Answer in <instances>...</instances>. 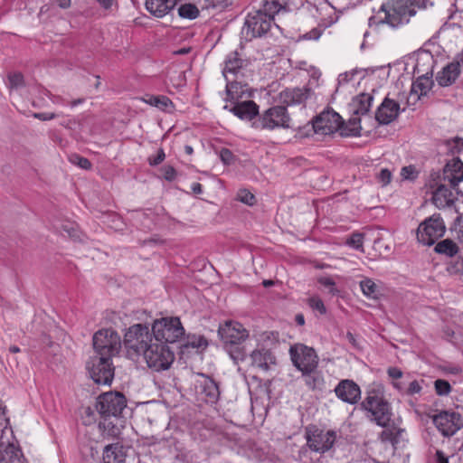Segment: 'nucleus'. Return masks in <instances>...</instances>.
I'll use <instances>...</instances> for the list:
<instances>
[{
  "mask_svg": "<svg viewBox=\"0 0 463 463\" xmlns=\"http://www.w3.org/2000/svg\"><path fill=\"white\" fill-rule=\"evenodd\" d=\"M387 373L393 380H398L402 378L403 374L402 370L397 367H390L387 371Z\"/></svg>",
  "mask_w": 463,
  "mask_h": 463,
  "instance_id": "58",
  "label": "nucleus"
},
{
  "mask_svg": "<svg viewBox=\"0 0 463 463\" xmlns=\"http://www.w3.org/2000/svg\"><path fill=\"white\" fill-rule=\"evenodd\" d=\"M361 116L352 113L346 124L343 121L340 135L342 137H357L361 135Z\"/></svg>",
  "mask_w": 463,
  "mask_h": 463,
  "instance_id": "31",
  "label": "nucleus"
},
{
  "mask_svg": "<svg viewBox=\"0 0 463 463\" xmlns=\"http://www.w3.org/2000/svg\"><path fill=\"white\" fill-rule=\"evenodd\" d=\"M438 463H449L447 458L444 457L443 453L439 450L437 451Z\"/></svg>",
  "mask_w": 463,
  "mask_h": 463,
  "instance_id": "64",
  "label": "nucleus"
},
{
  "mask_svg": "<svg viewBox=\"0 0 463 463\" xmlns=\"http://www.w3.org/2000/svg\"><path fill=\"white\" fill-rule=\"evenodd\" d=\"M313 95V90L308 86L302 88H292L282 90L279 95V101L286 106L300 105L306 102Z\"/></svg>",
  "mask_w": 463,
  "mask_h": 463,
  "instance_id": "22",
  "label": "nucleus"
},
{
  "mask_svg": "<svg viewBox=\"0 0 463 463\" xmlns=\"http://www.w3.org/2000/svg\"><path fill=\"white\" fill-rule=\"evenodd\" d=\"M33 117L40 120H51L56 118V114L54 113H34Z\"/></svg>",
  "mask_w": 463,
  "mask_h": 463,
  "instance_id": "61",
  "label": "nucleus"
},
{
  "mask_svg": "<svg viewBox=\"0 0 463 463\" xmlns=\"http://www.w3.org/2000/svg\"><path fill=\"white\" fill-rule=\"evenodd\" d=\"M220 158L225 165H231L234 160V156L228 148H222L220 151Z\"/></svg>",
  "mask_w": 463,
  "mask_h": 463,
  "instance_id": "52",
  "label": "nucleus"
},
{
  "mask_svg": "<svg viewBox=\"0 0 463 463\" xmlns=\"http://www.w3.org/2000/svg\"><path fill=\"white\" fill-rule=\"evenodd\" d=\"M400 114V104L385 98L375 112V120L380 125H387L397 118Z\"/></svg>",
  "mask_w": 463,
  "mask_h": 463,
  "instance_id": "23",
  "label": "nucleus"
},
{
  "mask_svg": "<svg viewBox=\"0 0 463 463\" xmlns=\"http://www.w3.org/2000/svg\"><path fill=\"white\" fill-rule=\"evenodd\" d=\"M434 387L436 393L440 396L448 395L451 392V386L449 383L446 380H436L434 383Z\"/></svg>",
  "mask_w": 463,
  "mask_h": 463,
  "instance_id": "44",
  "label": "nucleus"
},
{
  "mask_svg": "<svg viewBox=\"0 0 463 463\" xmlns=\"http://www.w3.org/2000/svg\"><path fill=\"white\" fill-rule=\"evenodd\" d=\"M429 0H387L383 3L376 15L369 19V25L388 24L398 28L409 23L417 9H425Z\"/></svg>",
  "mask_w": 463,
  "mask_h": 463,
  "instance_id": "2",
  "label": "nucleus"
},
{
  "mask_svg": "<svg viewBox=\"0 0 463 463\" xmlns=\"http://www.w3.org/2000/svg\"><path fill=\"white\" fill-rule=\"evenodd\" d=\"M71 162L77 165L78 166H80V168L82 169H90L91 167V163L90 161L86 158V157H83V156H80L79 155H72L71 156Z\"/></svg>",
  "mask_w": 463,
  "mask_h": 463,
  "instance_id": "49",
  "label": "nucleus"
},
{
  "mask_svg": "<svg viewBox=\"0 0 463 463\" xmlns=\"http://www.w3.org/2000/svg\"><path fill=\"white\" fill-rule=\"evenodd\" d=\"M463 180V163L458 157L448 162L443 170L431 172L427 185L432 190V202L439 209L454 203L452 189Z\"/></svg>",
  "mask_w": 463,
  "mask_h": 463,
  "instance_id": "1",
  "label": "nucleus"
},
{
  "mask_svg": "<svg viewBox=\"0 0 463 463\" xmlns=\"http://www.w3.org/2000/svg\"><path fill=\"white\" fill-rule=\"evenodd\" d=\"M104 463H123L124 455L118 444H109L103 451Z\"/></svg>",
  "mask_w": 463,
  "mask_h": 463,
  "instance_id": "33",
  "label": "nucleus"
},
{
  "mask_svg": "<svg viewBox=\"0 0 463 463\" xmlns=\"http://www.w3.org/2000/svg\"><path fill=\"white\" fill-rule=\"evenodd\" d=\"M178 14L183 18L194 19L198 16L199 10L194 5L184 4L178 8Z\"/></svg>",
  "mask_w": 463,
  "mask_h": 463,
  "instance_id": "40",
  "label": "nucleus"
},
{
  "mask_svg": "<svg viewBox=\"0 0 463 463\" xmlns=\"http://www.w3.org/2000/svg\"><path fill=\"white\" fill-rule=\"evenodd\" d=\"M154 338L162 343H175L184 335V328L177 317L156 319L151 327Z\"/></svg>",
  "mask_w": 463,
  "mask_h": 463,
  "instance_id": "8",
  "label": "nucleus"
},
{
  "mask_svg": "<svg viewBox=\"0 0 463 463\" xmlns=\"http://www.w3.org/2000/svg\"><path fill=\"white\" fill-rule=\"evenodd\" d=\"M448 152L451 156H456L463 153V139L460 137H455L446 142Z\"/></svg>",
  "mask_w": 463,
  "mask_h": 463,
  "instance_id": "42",
  "label": "nucleus"
},
{
  "mask_svg": "<svg viewBox=\"0 0 463 463\" xmlns=\"http://www.w3.org/2000/svg\"><path fill=\"white\" fill-rule=\"evenodd\" d=\"M95 354L93 356L108 358L118 355L121 350L122 342L118 333L111 328L100 329L92 338Z\"/></svg>",
  "mask_w": 463,
  "mask_h": 463,
  "instance_id": "5",
  "label": "nucleus"
},
{
  "mask_svg": "<svg viewBox=\"0 0 463 463\" xmlns=\"http://www.w3.org/2000/svg\"><path fill=\"white\" fill-rule=\"evenodd\" d=\"M226 101L235 102L242 101L244 98H251L252 91L248 83L243 79L226 80Z\"/></svg>",
  "mask_w": 463,
  "mask_h": 463,
  "instance_id": "21",
  "label": "nucleus"
},
{
  "mask_svg": "<svg viewBox=\"0 0 463 463\" xmlns=\"http://www.w3.org/2000/svg\"><path fill=\"white\" fill-rule=\"evenodd\" d=\"M61 231L67 233L70 237L75 238L77 230L74 228L73 224L71 223H66L62 225Z\"/></svg>",
  "mask_w": 463,
  "mask_h": 463,
  "instance_id": "59",
  "label": "nucleus"
},
{
  "mask_svg": "<svg viewBox=\"0 0 463 463\" xmlns=\"http://www.w3.org/2000/svg\"><path fill=\"white\" fill-rule=\"evenodd\" d=\"M393 386L407 395H414L420 393L422 389L420 383L417 380L411 382L408 388L406 389H404L401 383H393Z\"/></svg>",
  "mask_w": 463,
  "mask_h": 463,
  "instance_id": "39",
  "label": "nucleus"
},
{
  "mask_svg": "<svg viewBox=\"0 0 463 463\" xmlns=\"http://www.w3.org/2000/svg\"><path fill=\"white\" fill-rule=\"evenodd\" d=\"M432 75V71H426V73L420 75L412 83L411 94L414 93L418 95V98L423 95H427L434 84Z\"/></svg>",
  "mask_w": 463,
  "mask_h": 463,
  "instance_id": "29",
  "label": "nucleus"
},
{
  "mask_svg": "<svg viewBox=\"0 0 463 463\" xmlns=\"http://www.w3.org/2000/svg\"><path fill=\"white\" fill-rule=\"evenodd\" d=\"M345 338L347 339V341H348L352 345H354V347H356V346H357L356 339H355L354 335L351 332H347V333H346Z\"/></svg>",
  "mask_w": 463,
  "mask_h": 463,
  "instance_id": "63",
  "label": "nucleus"
},
{
  "mask_svg": "<svg viewBox=\"0 0 463 463\" xmlns=\"http://www.w3.org/2000/svg\"><path fill=\"white\" fill-rule=\"evenodd\" d=\"M185 346L204 350L208 346V341L203 335H192L188 337Z\"/></svg>",
  "mask_w": 463,
  "mask_h": 463,
  "instance_id": "41",
  "label": "nucleus"
},
{
  "mask_svg": "<svg viewBox=\"0 0 463 463\" xmlns=\"http://www.w3.org/2000/svg\"><path fill=\"white\" fill-rule=\"evenodd\" d=\"M324 32V28L317 26L299 36V40H318Z\"/></svg>",
  "mask_w": 463,
  "mask_h": 463,
  "instance_id": "48",
  "label": "nucleus"
},
{
  "mask_svg": "<svg viewBox=\"0 0 463 463\" xmlns=\"http://www.w3.org/2000/svg\"><path fill=\"white\" fill-rule=\"evenodd\" d=\"M91 379L98 384H110L114 378V366L108 358L91 356L86 364Z\"/></svg>",
  "mask_w": 463,
  "mask_h": 463,
  "instance_id": "14",
  "label": "nucleus"
},
{
  "mask_svg": "<svg viewBox=\"0 0 463 463\" xmlns=\"http://www.w3.org/2000/svg\"><path fill=\"white\" fill-rule=\"evenodd\" d=\"M334 392L339 400L351 405L356 404L361 399V389L353 380H341Z\"/></svg>",
  "mask_w": 463,
  "mask_h": 463,
  "instance_id": "19",
  "label": "nucleus"
},
{
  "mask_svg": "<svg viewBox=\"0 0 463 463\" xmlns=\"http://www.w3.org/2000/svg\"><path fill=\"white\" fill-rule=\"evenodd\" d=\"M343 119L341 116L333 109H327L317 115L313 120V128L317 134L330 135L336 131L340 132Z\"/></svg>",
  "mask_w": 463,
  "mask_h": 463,
  "instance_id": "15",
  "label": "nucleus"
},
{
  "mask_svg": "<svg viewBox=\"0 0 463 463\" xmlns=\"http://www.w3.org/2000/svg\"><path fill=\"white\" fill-rule=\"evenodd\" d=\"M165 157V151L163 148L158 149L156 156H150L148 162L150 165H157L161 164Z\"/></svg>",
  "mask_w": 463,
  "mask_h": 463,
  "instance_id": "54",
  "label": "nucleus"
},
{
  "mask_svg": "<svg viewBox=\"0 0 463 463\" xmlns=\"http://www.w3.org/2000/svg\"><path fill=\"white\" fill-rule=\"evenodd\" d=\"M364 243V236L362 233H353L347 240V244L351 247L359 250L362 249Z\"/></svg>",
  "mask_w": 463,
  "mask_h": 463,
  "instance_id": "50",
  "label": "nucleus"
},
{
  "mask_svg": "<svg viewBox=\"0 0 463 463\" xmlns=\"http://www.w3.org/2000/svg\"><path fill=\"white\" fill-rule=\"evenodd\" d=\"M155 340L153 332L146 324H134L124 335V345L129 356H139Z\"/></svg>",
  "mask_w": 463,
  "mask_h": 463,
  "instance_id": "3",
  "label": "nucleus"
},
{
  "mask_svg": "<svg viewBox=\"0 0 463 463\" xmlns=\"http://www.w3.org/2000/svg\"><path fill=\"white\" fill-rule=\"evenodd\" d=\"M377 178L383 185H386L391 182L392 174L388 169L384 168L380 171Z\"/></svg>",
  "mask_w": 463,
  "mask_h": 463,
  "instance_id": "55",
  "label": "nucleus"
},
{
  "mask_svg": "<svg viewBox=\"0 0 463 463\" xmlns=\"http://www.w3.org/2000/svg\"><path fill=\"white\" fill-rule=\"evenodd\" d=\"M218 334L225 346L233 344H241L249 336V333L244 326L241 323L233 321H227L223 325H221L218 329Z\"/></svg>",
  "mask_w": 463,
  "mask_h": 463,
  "instance_id": "16",
  "label": "nucleus"
},
{
  "mask_svg": "<svg viewBox=\"0 0 463 463\" xmlns=\"http://www.w3.org/2000/svg\"><path fill=\"white\" fill-rule=\"evenodd\" d=\"M393 436L396 438L395 445L399 444L403 440V435L405 433V430L402 428L392 427Z\"/></svg>",
  "mask_w": 463,
  "mask_h": 463,
  "instance_id": "60",
  "label": "nucleus"
},
{
  "mask_svg": "<svg viewBox=\"0 0 463 463\" xmlns=\"http://www.w3.org/2000/svg\"><path fill=\"white\" fill-rule=\"evenodd\" d=\"M177 0H146V10L156 17H163L176 5Z\"/></svg>",
  "mask_w": 463,
  "mask_h": 463,
  "instance_id": "27",
  "label": "nucleus"
},
{
  "mask_svg": "<svg viewBox=\"0 0 463 463\" xmlns=\"http://www.w3.org/2000/svg\"><path fill=\"white\" fill-rule=\"evenodd\" d=\"M309 306L316 310H318L321 314L326 313V307L323 301L318 298H311L309 299Z\"/></svg>",
  "mask_w": 463,
  "mask_h": 463,
  "instance_id": "53",
  "label": "nucleus"
},
{
  "mask_svg": "<svg viewBox=\"0 0 463 463\" xmlns=\"http://www.w3.org/2000/svg\"><path fill=\"white\" fill-rule=\"evenodd\" d=\"M373 97L369 93H361L353 98L349 104L350 111L354 115L366 116L372 107Z\"/></svg>",
  "mask_w": 463,
  "mask_h": 463,
  "instance_id": "25",
  "label": "nucleus"
},
{
  "mask_svg": "<svg viewBox=\"0 0 463 463\" xmlns=\"http://www.w3.org/2000/svg\"><path fill=\"white\" fill-rule=\"evenodd\" d=\"M289 0H263L262 9L260 11L265 12L270 16L272 22H274V15L281 11L288 10Z\"/></svg>",
  "mask_w": 463,
  "mask_h": 463,
  "instance_id": "32",
  "label": "nucleus"
},
{
  "mask_svg": "<svg viewBox=\"0 0 463 463\" xmlns=\"http://www.w3.org/2000/svg\"><path fill=\"white\" fill-rule=\"evenodd\" d=\"M99 428L102 432L103 437L117 438L120 434V430L117 423L111 418H102L99 423Z\"/></svg>",
  "mask_w": 463,
  "mask_h": 463,
  "instance_id": "35",
  "label": "nucleus"
},
{
  "mask_svg": "<svg viewBox=\"0 0 463 463\" xmlns=\"http://www.w3.org/2000/svg\"><path fill=\"white\" fill-rule=\"evenodd\" d=\"M458 237L463 241V216L458 218Z\"/></svg>",
  "mask_w": 463,
  "mask_h": 463,
  "instance_id": "62",
  "label": "nucleus"
},
{
  "mask_svg": "<svg viewBox=\"0 0 463 463\" xmlns=\"http://www.w3.org/2000/svg\"><path fill=\"white\" fill-rule=\"evenodd\" d=\"M0 463H27L23 452L14 444L0 449Z\"/></svg>",
  "mask_w": 463,
  "mask_h": 463,
  "instance_id": "28",
  "label": "nucleus"
},
{
  "mask_svg": "<svg viewBox=\"0 0 463 463\" xmlns=\"http://www.w3.org/2000/svg\"><path fill=\"white\" fill-rule=\"evenodd\" d=\"M402 175L406 179H413L417 176V172L411 165L404 166L402 169Z\"/></svg>",
  "mask_w": 463,
  "mask_h": 463,
  "instance_id": "56",
  "label": "nucleus"
},
{
  "mask_svg": "<svg viewBox=\"0 0 463 463\" xmlns=\"http://www.w3.org/2000/svg\"><path fill=\"white\" fill-rule=\"evenodd\" d=\"M248 64V61L243 59L239 52L234 51L230 52L226 56L222 69V74L225 80L244 79Z\"/></svg>",
  "mask_w": 463,
  "mask_h": 463,
  "instance_id": "17",
  "label": "nucleus"
},
{
  "mask_svg": "<svg viewBox=\"0 0 463 463\" xmlns=\"http://www.w3.org/2000/svg\"><path fill=\"white\" fill-rule=\"evenodd\" d=\"M225 349L236 364H238L240 362L245 361L247 357V350L245 346H241V344L226 345Z\"/></svg>",
  "mask_w": 463,
  "mask_h": 463,
  "instance_id": "37",
  "label": "nucleus"
},
{
  "mask_svg": "<svg viewBox=\"0 0 463 463\" xmlns=\"http://www.w3.org/2000/svg\"><path fill=\"white\" fill-rule=\"evenodd\" d=\"M289 355L293 365L301 373L310 372L318 367L319 358L314 348L304 344H295L289 348Z\"/></svg>",
  "mask_w": 463,
  "mask_h": 463,
  "instance_id": "12",
  "label": "nucleus"
},
{
  "mask_svg": "<svg viewBox=\"0 0 463 463\" xmlns=\"http://www.w3.org/2000/svg\"><path fill=\"white\" fill-rule=\"evenodd\" d=\"M8 85L11 89H19L24 86V76L20 72H12L8 74Z\"/></svg>",
  "mask_w": 463,
  "mask_h": 463,
  "instance_id": "43",
  "label": "nucleus"
},
{
  "mask_svg": "<svg viewBox=\"0 0 463 463\" xmlns=\"http://www.w3.org/2000/svg\"><path fill=\"white\" fill-rule=\"evenodd\" d=\"M272 19L260 10L250 12L245 18L241 35L246 41L265 36L272 26Z\"/></svg>",
  "mask_w": 463,
  "mask_h": 463,
  "instance_id": "9",
  "label": "nucleus"
},
{
  "mask_svg": "<svg viewBox=\"0 0 463 463\" xmlns=\"http://www.w3.org/2000/svg\"><path fill=\"white\" fill-rule=\"evenodd\" d=\"M232 4V0H203V9L208 8H224Z\"/></svg>",
  "mask_w": 463,
  "mask_h": 463,
  "instance_id": "45",
  "label": "nucleus"
},
{
  "mask_svg": "<svg viewBox=\"0 0 463 463\" xmlns=\"http://www.w3.org/2000/svg\"><path fill=\"white\" fill-rule=\"evenodd\" d=\"M127 407L126 397L117 392H109L97 398L96 410L101 418H118Z\"/></svg>",
  "mask_w": 463,
  "mask_h": 463,
  "instance_id": "10",
  "label": "nucleus"
},
{
  "mask_svg": "<svg viewBox=\"0 0 463 463\" xmlns=\"http://www.w3.org/2000/svg\"><path fill=\"white\" fill-rule=\"evenodd\" d=\"M237 197L240 202H241L245 204H248V205H253L256 202V198H255L254 194H252L250 192H249L246 189L240 190Z\"/></svg>",
  "mask_w": 463,
  "mask_h": 463,
  "instance_id": "47",
  "label": "nucleus"
},
{
  "mask_svg": "<svg viewBox=\"0 0 463 463\" xmlns=\"http://www.w3.org/2000/svg\"><path fill=\"white\" fill-rule=\"evenodd\" d=\"M250 365L262 371H268L270 364L276 363V358L270 350L266 348L255 349L250 354Z\"/></svg>",
  "mask_w": 463,
  "mask_h": 463,
  "instance_id": "24",
  "label": "nucleus"
},
{
  "mask_svg": "<svg viewBox=\"0 0 463 463\" xmlns=\"http://www.w3.org/2000/svg\"><path fill=\"white\" fill-rule=\"evenodd\" d=\"M224 105L223 109L232 112L241 120L251 121L259 117V106L253 100L231 102Z\"/></svg>",
  "mask_w": 463,
  "mask_h": 463,
  "instance_id": "20",
  "label": "nucleus"
},
{
  "mask_svg": "<svg viewBox=\"0 0 463 463\" xmlns=\"http://www.w3.org/2000/svg\"><path fill=\"white\" fill-rule=\"evenodd\" d=\"M163 173V176L167 181H174L176 177V171L175 169L171 165H165L161 169Z\"/></svg>",
  "mask_w": 463,
  "mask_h": 463,
  "instance_id": "51",
  "label": "nucleus"
},
{
  "mask_svg": "<svg viewBox=\"0 0 463 463\" xmlns=\"http://www.w3.org/2000/svg\"><path fill=\"white\" fill-rule=\"evenodd\" d=\"M360 288L367 298H377L380 293L379 287L371 279H364L360 281Z\"/></svg>",
  "mask_w": 463,
  "mask_h": 463,
  "instance_id": "38",
  "label": "nucleus"
},
{
  "mask_svg": "<svg viewBox=\"0 0 463 463\" xmlns=\"http://www.w3.org/2000/svg\"><path fill=\"white\" fill-rule=\"evenodd\" d=\"M305 384L309 390H322L325 385L323 373L317 369H310V372L301 373Z\"/></svg>",
  "mask_w": 463,
  "mask_h": 463,
  "instance_id": "30",
  "label": "nucleus"
},
{
  "mask_svg": "<svg viewBox=\"0 0 463 463\" xmlns=\"http://www.w3.org/2000/svg\"><path fill=\"white\" fill-rule=\"evenodd\" d=\"M146 103L151 106L156 107L164 111H172L174 109V104L172 100L164 95L155 96L149 95L147 99H145Z\"/></svg>",
  "mask_w": 463,
  "mask_h": 463,
  "instance_id": "36",
  "label": "nucleus"
},
{
  "mask_svg": "<svg viewBox=\"0 0 463 463\" xmlns=\"http://www.w3.org/2000/svg\"><path fill=\"white\" fill-rule=\"evenodd\" d=\"M362 407L371 413V419L381 427H387L392 417L390 404L384 400L380 389H372L367 392Z\"/></svg>",
  "mask_w": 463,
  "mask_h": 463,
  "instance_id": "4",
  "label": "nucleus"
},
{
  "mask_svg": "<svg viewBox=\"0 0 463 463\" xmlns=\"http://www.w3.org/2000/svg\"><path fill=\"white\" fill-rule=\"evenodd\" d=\"M291 118L286 106H272L264 110L252 122V128L256 129L274 130L276 128H289Z\"/></svg>",
  "mask_w": 463,
  "mask_h": 463,
  "instance_id": "6",
  "label": "nucleus"
},
{
  "mask_svg": "<svg viewBox=\"0 0 463 463\" xmlns=\"http://www.w3.org/2000/svg\"><path fill=\"white\" fill-rule=\"evenodd\" d=\"M204 380L201 383V394L203 395V400L207 403L214 404L220 398V388L217 382L209 376L203 375Z\"/></svg>",
  "mask_w": 463,
  "mask_h": 463,
  "instance_id": "26",
  "label": "nucleus"
},
{
  "mask_svg": "<svg viewBox=\"0 0 463 463\" xmlns=\"http://www.w3.org/2000/svg\"><path fill=\"white\" fill-rule=\"evenodd\" d=\"M141 355L147 366L156 372L169 369L175 360V354L169 346L165 343L156 339Z\"/></svg>",
  "mask_w": 463,
  "mask_h": 463,
  "instance_id": "7",
  "label": "nucleus"
},
{
  "mask_svg": "<svg viewBox=\"0 0 463 463\" xmlns=\"http://www.w3.org/2000/svg\"><path fill=\"white\" fill-rule=\"evenodd\" d=\"M445 232L446 226L440 214L434 213L419 225L417 239L420 243L430 246L442 237Z\"/></svg>",
  "mask_w": 463,
  "mask_h": 463,
  "instance_id": "11",
  "label": "nucleus"
},
{
  "mask_svg": "<svg viewBox=\"0 0 463 463\" xmlns=\"http://www.w3.org/2000/svg\"><path fill=\"white\" fill-rule=\"evenodd\" d=\"M382 438L383 440L390 441V442H392V445H395L396 438L393 436L392 428H388V429L384 430L382 432Z\"/></svg>",
  "mask_w": 463,
  "mask_h": 463,
  "instance_id": "57",
  "label": "nucleus"
},
{
  "mask_svg": "<svg viewBox=\"0 0 463 463\" xmlns=\"http://www.w3.org/2000/svg\"><path fill=\"white\" fill-rule=\"evenodd\" d=\"M318 282L319 284L326 288L331 295L335 296L339 293V290L335 288V281L331 278L321 277L318 279Z\"/></svg>",
  "mask_w": 463,
  "mask_h": 463,
  "instance_id": "46",
  "label": "nucleus"
},
{
  "mask_svg": "<svg viewBox=\"0 0 463 463\" xmlns=\"http://www.w3.org/2000/svg\"><path fill=\"white\" fill-rule=\"evenodd\" d=\"M434 250L438 254L451 258L458 254V246L451 239H445L435 245Z\"/></svg>",
  "mask_w": 463,
  "mask_h": 463,
  "instance_id": "34",
  "label": "nucleus"
},
{
  "mask_svg": "<svg viewBox=\"0 0 463 463\" xmlns=\"http://www.w3.org/2000/svg\"><path fill=\"white\" fill-rule=\"evenodd\" d=\"M433 422L443 436L454 435L461 427V417L458 413L441 411L433 417Z\"/></svg>",
  "mask_w": 463,
  "mask_h": 463,
  "instance_id": "18",
  "label": "nucleus"
},
{
  "mask_svg": "<svg viewBox=\"0 0 463 463\" xmlns=\"http://www.w3.org/2000/svg\"><path fill=\"white\" fill-rule=\"evenodd\" d=\"M306 439L311 450L325 453L333 447L336 433L334 430H324L316 426H308L306 429Z\"/></svg>",
  "mask_w": 463,
  "mask_h": 463,
  "instance_id": "13",
  "label": "nucleus"
}]
</instances>
